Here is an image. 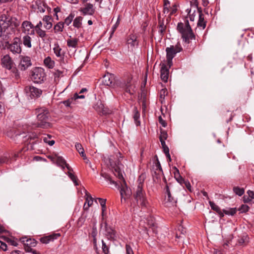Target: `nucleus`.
Returning <instances> with one entry per match:
<instances>
[{
	"instance_id": "nucleus-41",
	"label": "nucleus",
	"mask_w": 254,
	"mask_h": 254,
	"mask_svg": "<svg viewBox=\"0 0 254 254\" xmlns=\"http://www.w3.org/2000/svg\"><path fill=\"white\" fill-rule=\"evenodd\" d=\"M133 119L134 120V121L135 122L136 125L138 126L140 122L138 121V119L139 118L140 114L138 111L137 110L136 108H134L133 110Z\"/></svg>"
},
{
	"instance_id": "nucleus-42",
	"label": "nucleus",
	"mask_w": 254,
	"mask_h": 254,
	"mask_svg": "<svg viewBox=\"0 0 254 254\" xmlns=\"http://www.w3.org/2000/svg\"><path fill=\"white\" fill-rule=\"evenodd\" d=\"M51 136L50 135H47V136L43 137V141L44 142L48 144L50 146H52L55 144V141L54 140H50Z\"/></svg>"
},
{
	"instance_id": "nucleus-24",
	"label": "nucleus",
	"mask_w": 254,
	"mask_h": 254,
	"mask_svg": "<svg viewBox=\"0 0 254 254\" xmlns=\"http://www.w3.org/2000/svg\"><path fill=\"white\" fill-rule=\"evenodd\" d=\"M161 78L165 82L168 81L169 76V69L165 64L162 65L161 70Z\"/></svg>"
},
{
	"instance_id": "nucleus-15",
	"label": "nucleus",
	"mask_w": 254,
	"mask_h": 254,
	"mask_svg": "<svg viewBox=\"0 0 254 254\" xmlns=\"http://www.w3.org/2000/svg\"><path fill=\"white\" fill-rule=\"evenodd\" d=\"M32 64L30 57L27 56H22L21 57L19 68L21 70H26L28 67Z\"/></svg>"
},
{
	"instance_id": "nucleus-45",
	"label": "nucleus",
	"mask_w": 254,
	"mask_h": 254,
	"mask_svg": "<svg viewBox=\"0 0 254 254\" xmlns=\"http://www.w3.org/2000/svg\"><path fill=\"white\" fill-rule=\"evenodd\" d=\"M168 137V134L167 132L164 130L161 129L160 130V134L159 136V139L160 141H165V140L167 139Z\"/></svg>"
},
{
	"instance_id": "nucleus-51",
	"label": "nucleus",
	"mask_w": 254,
	"mask_h": 254,
	"mask_svg": "<svg viewBox=\"0 0 254 254\" xmlns=\"http://www.w3.org/2000/svg\"><path fill=\"white\" fill-rule=\"evenodd\" d=\"M144 175L143 174H141L140 176H139L137 182L138 183V185L137 187H140L141 185V188L143 187V183L144 179Z\"/></svg>"
},
{
	"instance_id": "nucleus-56",
	"label": "nucleus",
	"mask_w": 254,
	"mask_h": 254,
	"mask_svg": "<svg viewBox=\"0 0 254 254\" xmlns=\"http://www.w3.org/2000/svg\"><path fill=\"white\" fill-rule=\"evenodd\" d=\"M9 160L7 156H4L0 158V165L3 163H8Z\"/></svg>"
},
{
	"instance_id": "nucleus-33",
	"label": "nucleus",
	"mask_w": 254,
	"mask_h": 254,
	"mask_svg": "<svg viewBox=\"0 0 254 254\" xmlns=\"http://www.w3.org/2000/svg\"><path fill=\"white\" fill-rule=\"evenodd\" d=\"M85 202L88 205H89L90 206H91L93 205L94 199L92 197L90 194L88 193L86 190H85Z\"/></svg>"
},
{
	"instance_id": "nucleus-43",
	"label": "nucleus",
	"mask_w": 254,
	"mask_h": 254,
	"mask_svg": "<svg viewBox=\"0 0 254 254\" xmlns=\"http://www.w3.org/2000/svg\"><path fill=\"white\" fill-rule=\"evenodd\" d=\"M101 175L106 180L110 182V184H114L115 186L117 185V183L114 181H113L111 178V177L107 174L105 173H101Z\"/></svg>"
},
{
	"instance_id": "nucleus-11",
	"label": "nucleus",
	"mask_w": 254,
	"mask_h": 254,
	"mask_svg": "<svg viewBox=\"0 0 254 254\" xmlns=\"http://www.w3.org/2000/svg\"><path fill=\"white\" fill-rule=\"evenodd\" d=\"M134 197L137 202L139 203L140 205L146 206L147 201L145 196V192L143 191L142 188H141V185L140 187H137Z\"/></svg>"
},
{
	"instance_id": "nucleus-18",
	"label": "nucleus",
	"mask_w": 254,
	"mask_h": 254,
	"mask_svg": "<svg viewBox=\"0 0 254 254\" xmlns=\"http://www.w3.org/2000/svg\"><path fill=\"white\" fill-rule=\"evenodd\" d=\"M158 20L159 32L161 35H163L166 29L167 22H166V24L165 23L164 18H161L160 13L158 14Z\"/></svg>"
},
{
	"instance_id": "nucleus-50",
	"label": "nucleus",
	"mask_w": 254,
	"mask_h": 254,
	"mask_svg": "<svg viewBox=\"0 0 254 254\" xmlns=\"http://www.w3.org/2000/svg\"><path fill=\"white\" fill-rule=\"evenodd\" d=\"M119 23H120V19H119V18H118L116 23L112 27L111 32V36H112V35L114 34V33L116 31L117 28L118 27V26L119 25Z\"/></svg>"
},
{
	"instance_id": "nucleus-12",
	"label": "nucleus",
	"mask_w": 254,
	"mask_h": 254,
	"mask_svg": "<svg viewBox=\"0 0 254 254\" xmlns=\"http://www.w3.org/2000/svg\"><path fill=\"white\" fill-rule=\"evenodd\" d=\"M111 224L112 223H101V228H104L105 234L110 239H114L116 237V232Z\"/></svg>"
},
{
	"instance_id": "nucleus-47",
	"label": "nucleus",
	"mask_w": 254,
	"mask_h": 254,
	"mask_svg": "<svg viewBox=\"0 0 254 254\" xmlns=\"http://www.w3.org/2000/svg\"><path fill=\"white\" fill-rule=\"evenodd\" d=\"M75 147L77 151L80 154H83L84 152V149L80 143H77L75 144Z\"/></svg>"
},
{
	"instance_id": "nucleus-6",
	"label": "nucleus",
	"mask_w": 254,
	"mask_h": 254,
	"mask_svg": "<svg viewBox=\"0 0 254 254\" xmlns=\"http://www.w3.org/2000/svg\"><path fill=\"white\" fill-rule=\"evenodd\" d=\"M183 50L181 44L178 43L175 46H171L166 49V59L169 65L172 63V60L175 57L177 53L180 52Z\"/></svg>"
},
{
	"instance_id": "nucleus-39",
	"label": "nucleus",
	"mask_w": 254,
	"mask_h": 254,
	"mask_svg": "<svg viewBox=\"0 0 254 254\" xmlns=\"http://www.w3.org/2000/svg\"><path fill=\"white\" fill-rule=\"evenodd\" d=\"M74 17V14L72 13H71L67 17H66V18L64 19V22L63 23L64 24H65L66 26H68L73 21Z\"/></svg>"
},
{
	"instance_id": "nucleus-31",
	"label": "nucleus",
	"mask_w": 254,
	"mask_h": 254,
	"mask_svg": "<svg viewBox=\"0 0 254 254\" xmlns=\"http://www.w3.org/2000/svg\"><path fill=\"white\" fill-rule=\"evenodd\" d=\"M31 38L28 35L24 36L22 38V42L24 46L28 48L32 47Z\"/></svg>"
},
{
	"instance_id": "nucleus-7",
	"label": "nucleus",
	"mask_w": 254,
	"mask_h": 254,
	"mask_svg": "<svg viewBox=\"0 0 254 254\" xmlns=\"http://www.w3.org/2000/svg\"><path fill=\"white\" fill-rule=\"evenodd\" d=\"M171 186V184H169V185L167 184L165 188V196L163 201V203L165 206L168 207L176 206L177 202V198L175 196H172L170 190Z\"/></svg>"
},
{
	"instance_id": "nucleus-49",
	"label": "nucleus",
	"mask_w": 254,
	"mask_h": 254,
	"mask_svg": "<svg viewBox=\"0 0 254 254\" xmlns=\"http://www.w3.org/2000/svg\"><path fill=\"white\" fill-rule=\"evenodd\" d=\"M102 251H103V253L105 254H108V253L109 252L108 247L106 245V243L104 242V241L103 240H102Z\"/></svg>"
},
{
	"instance_id": "nucleus-36",
	"label": "nucleus",
	"mask_w": 254,
	"mask_h": 254,
	"mask_svg": "<svg viewBox=\"0 0 254 254\" xmlns=\"http://www.w3.org/2000/svg\"><path fill=\"white\" fill-rule=\"evenodd\" d=\"M209 204L210 206H211V209L216 211L218 213H219L220 216H223L220 207L218 205H217L215 203L212 201H209Z\"/></svg>"
},
{
	"instance_id": "nucleus-26",
	"label": "nucleus",
	"mask_w": 254,
	"mask_h": 254,
	"mask_svg": "<svg viewBox=\"0 0 254 254\" xmlns=\"http://www.w3.org/2000/svg\"><path fill=\"white\" fill-rule=\"evenodd\" d=\"M186 228H185L182 223L178 225L176 232V236L177 238H179L182 237V235L185 236L186 234Z\"/></svg>"
},
{
	"instance_id": "nucleus-13",
	"label": "nucleus",
	"mask_w": 254,
	"mask_h": 254,
	"mask_svg": "<svg viewBox=\"0 0 254 254\" xmlns=\"http://www.w3.org/2000/svg\"><path fill=\"white\" fill-rule=\"evenodd\" d=\"M60 236L61 235L59 233H53L49 235H44L39 238V241L42 244H47L58 239Z\"/></svg>"
},
{
	"instance_id": "nucleus-16",
	"label": "nucleus",
	"mask_w": 254,
	"mask_h": 254,
	"mask_svg": "<svg viewBox=\"0 0 254 254\" xmlns=\"http://www.w3.org/2000/svg\"><path fill=\"white\" fill-rule=\"evenodd\" d=\"M80 11L84 15H92L95 12V9L92 4L88 3L84 6L81 8Z\"/></svg>"
},
{
	"instance_id": "nucleus-34",
	"label": "nucleus",
	"mask_w": 254,
	"mask_h": 254,
	"mask_svg": "<svg viewBox=\"0 0 254 254\" xmlns=\"http://www.w3.org/2000/svg\"><path fill=\"white\" fill-rule=\"evenodd\" d=\"M44 63L49 68H53L55 65V62L50 57H47L44 60Z\"/></svg>"
},
{
	"instance_id": "nucleus-30",
	"label": "nucleus",
	"mask_w": 254,
	"mask_h": 254,
	"mask_svg": "<svg viewBox=\"0 0 254 254\" xmlns=\"http://www.w3.org/2000/svg\"><path fill=\"white\" fill-rule=\"evenodd\" d=\"M94 109L98 113L105 114L106 113L104 110V105L101 101H98L93 106Z\"/></svg>"
},
{
	"instance_id": "nucleus-38",
	"label": "nucleus",
	"mask_w": 254,
	"mask_h": 254,
	"mask_svg": "<svg viewBox=\"0 0 254 254\" xmlns=\"http://www.w3.org/2000/svg\"><path fill=\"white\" fill-rule=\"evenodd\" d=\"M113 79L111 75H105L104 77L103 82L105 85L107 86H111L113 83Z\"/></svg>"
},
{
	"instance_id": "nucleus-60",
	"label": "nucleus",
	"mask_w": 254,
	"mask_h": 254,
	"mask_svg": "<svg viewBox=\"0 0 254 254\" xmlns=\"http://www.w3.org/2000/svg\"><path fill=\"white\" fill-rule=\"evenodd\" d=\"M177 10V6L176 5H174L173 7H171L170 14L172 15L175 14Z\"/></svg>"
},
{
	"instance_id": "nucleus-17",
	"label": "nucleus",
	"mask_w": 254,
	"mask_h": 254,
	"mask_svg": "<svg viewBox=\"0 0 254 254\" xmlns=\"http://www.w3.org/2000/svg\"><path fill=\"white\" fill-rule=\"evenodd\" d=\"M97 200H98L99 203L102 207V221H105L106 222L108 220L106 219V199L101 198H97L95 201L97 203Z\"/></svg>"
},
{
	"instance_id": "nucleus-5",
	"label": "nucleus",
	"mask_w": 254,
	"mask_h": 254,
	"mask_svg": "<svg viewBox=\"0 0 254 254\" xmlns=\"http://www.w3.org/2000/svg\"><path fill=\"white\" fill-rule=\"evenodd\" d=\"M30 78L36 83H42L46 79L44 69L40 67L33 68L30 72Z\"/></svg>"
},
{
	"instance_id": "nucleus-14",
	"label": "nucleus",
	"mask_w": 254,
	"mask_h": 254,
	"mask_svg": "<svg viewBox=\"0 0 254 254\" xmlns=\"http://www.w3.org/2000/svg\"><path fill=\"white\" fill-rule=\"evenodd\" d=\"M249 243V237L247 234L244 233L238 236L237 242L235 243L236 246H246Z\"/></svg>"
},
{
	"instance_id": "nucleus-46",
	"label": "nucleus",
	"mask_w": 254,
	"mask_h": 254,
	"mask_svg": "<svg viewBox=\"0 0 254 254\" xmlns=\"http://www.w3.org/2000/svg\"><path fill=\"white\" fill-rule=\"evenodd\" d=\"M67 175L69 178L72 181L75 186H78V184L77 182L78 179L76 176H75L71 172H67Z\"/></svg>"
},
{
	"instance_id": "nucleus-29",
	"label": "nucleus",
	"mask_w": 254,
	"mask_h": 254,
	"mask_svg": "<svg viewBox=\"0 0 254 254\" xmlns=\"http://www.w3.org/2000/svg\"><path fill=\"white\" fill-rule=\"evenodd\" d=\"M53 50L55 54L57 57L60 58L61 59H64V53L62 52V49L58 44H55Z\"/></svg>"
},
{
	"instance_id": "nucleus-2",
	"label": "nucleus",
	"mask_w": 254,
	"mask_h": 254,
	"mask_svg": "<svg viewBox=\"0 0 254 254\" xmlns=\"http://www.w3.org/2000/svg\"><path fill=\"white\" fill-rule=\"evenodd\" d=\"M177 30L181 34L182 38L186 42H189L190 40L194 38V35L188 20L186 21L185 24L182 22L178 23Z\"/></svg>"
},
{
	"instance_id": "nucleus-25",
	"label": "nucleus",
	"mask_w": 254,
	"mask_h": 254,
	"mask_svg": "<svg viewBox=\"0 0 254 254\" xmlns=\"http://www.w3.org/2000/svg\"><path fill=\"white\" fill-rule=\"evenodd\" d=\"M137 37L135 35L130 34L128 36L127 40V44L130 45L131 47H134L138 45L137 41Z\"/></svg>"
},
{
	"instance_id": "nucleus-20",
	"label": "nucleus",
	"mask_w": 254,
	"mask_h": 254,
	"mask_svg": "<svg viewBox=\"0 0 254 254\" xmlns=\"http://www.w3.org/2000/svg\"><path fill=\"white\" fill-rule=\"evenodd\" d=\"M233 236L229 235L227 238L224 239V242L223 244V247L225 249H228L230 247H233L236 246L235 242L233 241Z\"/></svg>"
},
{
	"instance_id": "nucleus-44",
	"label": "nucleus",
	"mask_w": 254,
	"mask_h": 254,
	"mask_svg": "<svg viewBox=\"0 0 254 254\" xmlns=\"http://www.w3.org/2000/svg\"><path fill=\"white\" fill-rule=\"evenodd\" d=\"M233 191L234 192L239 196L242 195L245 191L243 188H240L238 187H235L233 188Z\"/></svg>"
},
{
	"instance_id": "nucleus-54",
	"label": "nucleus",
	"mask_w": 254,
	"mask_h": 254,
	"mask_svg": "<svg viewBox=\"0 0 254 254\" xmlns=\"http://www.w3.org/2000/svg\"><path fill=\"white\" fill-rule=\"evenodd\" d=\"M167 94V90L166 89H162L160 91V97L161 99H164L165 96Z\"/></svg>"
},
{
	"instance_id": "nucleus-52",
	"label": "nucleus",
	"mask_w": 254,
	"mask_h": 254,
	"mask_svg": "<svg viewBox=\"0 0 254 254\" xmlns=\"http://www.w3.org/2000/svg\"><path fill=\"white\" fill-rule=\"evenodd\" d=\"M190 192H191V188L190 183L188 181H184L183 183V185Z\"/></svg>"
},
{
	"instance_id": "nucleus-55",
	"label": "nucleus",
	"mask_w": 254,
	"mask_h": 254,
	"mask_svg": "<svg viewBox=\"0 0 254 254\" xmlns=\"http://www.w3.org/2000/svg\"><path fill=\"white\" fill-rule=\"evenodd\" d=\"M126 254H134L132 250V248L129 245H127V244L126 245Z\"/></svg>"
},
{
	"instance_id": "nucleus-23",
	"label": "nucleus",
	"mask_w": 254,
	"mask_h": 254,
	"mask_svg": "<svg viewBox=\"0 0 254 254\" xmlns=\"http://www.w3.org/2000/svg\"><path fill=\"white\" fill-rule=\"evenodd\" d=\"M42 20L44 22V28L47 30H50L53 26L52 17L49 15H45Z\"/></svg>"
},
{
	"instance_id": "nucleus-4",
	"label": "nucleus",
	"mask_w": 254,
	"mask_h": 254,
	"mask_svg": "<svg viewBox=\"0 0 254 254\" xmlns=\"http://www.w3.org/2000/svg\"><path fill=\"white\" fill-rule=\"evenodd\" d=\"M19 24V21L15 18L5 14L2 15L0 17V26L5 30L9 28L14 31L15 28L18 26Z\"/></svg>"
},
{
	"instance_id": "nucleus-62",
	"label": "nucleus",
	"mask_w": 254,
	"mask_h": 254,
	"mask_svg": "<svg viewBox=\"0 0 254 254\" xmlns=\"http://www.w3.org/2000/svg\"><path fill=\"white\" fill-rule=\"evenodd\" d=\"M43 23L42 21H39L37 24L35 26V31L37 29H42L41 27L42 26Z\"/></svg>"
},
{
	"instance_id": "nucleus-32",
	"label": "nucleus",
	"mask_w": 254,
	"mask_h": 254,
	"mask_svg": "<svg viewBox=\"0 0 254 254\" xmlns=\"http://www.w3.org/2000/svg\"><path fill=\"white\" fill-rule=\"evenodd\" d=\"M36 34L38 36L40 37L43 41H45L48 39V35L46 34L45 30L43 29H37L36 30Z\"/></svg>"
},
{
	"instance_id": "nucleus-40",
	"label": "nucleus",
	"mask_w": 254,
	"mask_h": 254,
	"mask_svg": "<svg viewBox=\"0 0 254 254\" xmlns=\"http://www.w3.org/2000/svg\"><path fill=\"white\" fill-rule=\"evenodd\" d=\"M237 209L236 208H230L227 209H223V213L226 215H234L237 212Z\"/></svg>"
},
{
	"instance_id": "nucleus-64",
	"label": "nucleus",
	"mask_w": 254,
	"mask_h": 254,
	"mask_svg": "<svg viewBox=\"0 0 254 254\" xmlns=\"http://www.w3.org/2000/svg\"><path fill=\"white\" fill-rule=\"evenodd\" d=\"M247 193L251 199H254V192L253 191L249 190Z\"/></svg>"
},
{
	"instance_id": "nucleus-59",
	"label": "nucleus",
	"mask_w": 254,
	"mask_h": 254,
	"mask_svg": "<svg viewBox=\"0 0 254 254\" xmlns=\"http://www.w3.org/2000/svg\"><path fill=\"white\" fill-rule=\"evenodd\" d=\"M175 178L179 183H180L181 185H183V183L185 180L181 176H180V177H175Z\"/></svg>"
},
{
	"instance_id": "nucleus-63",
	"label": "nucleus",
	"mask_w": 254,
	"mask_h": 254,
	"mask_svg": "<svg viewBox=\"0 0 254 254\" xmlns=\"http://www.w3.org/2000/svg\"><path fill=\"white\" fill-rule=\"evenodd\" d=\"M243 200L245 203H248L251 201V199L250 198L249 196H248L244 195L243 196Z\"/></svg>"
},
{
	"instance_id": "nucleus-10",
	"label": "nucleus",
	"mask_w": 254,
	"mask_h": 254,
	"mask_svg": "<svg viewBox=\"0 0 254 254\" xmlns=\"http://www.w3.org/2000/svg\"><path fill=\"white\" fill-rule=\"evenodd\" d=\"M25 90L31 99L39 98L42 94V90L33 86H26Z\"/></svg>"
},
{
	"instance_id": "nucleus-53",
	"label": "nucleus",
	"mask_w": 254,
	"mask_h": 254,
	"mask_svg": "<svg viewBox=\"0 0 254 254\" xmlns=\"http://www.w3.org/2000/svg\"><path fill=\"white\" fill-rule=\"evenodd\" d=\"M53 73L55 78H59L60 77L63 76V71L59 70H55Z\"/></svg>"
},
{
	"instance_id": "nucleus-9",
	"label": "nucleus",
	"mask_w": 254,
	"mask_h": 254,
	"mask_svg": "<svg viewBox=\"0 0 254 254\" xmlns=\"http://www.w3.org/2000/svg\"><path fill=\"white\" fill-rule=\"evenodd\" d=\"M21 40L19 38L15 37L11 44H8L7 49L13 54H19L21 52Z\"/></svg>"
},
{
	"instance_id": "nucleus-8",
	"label": "nucleus",
	"mask_w": 254,
	"mask_h": 254,
	"mask_svg": "<svg viewBox=\"0 0 254 254\" xmlns=\"http://www.w3.org/2000/svg\"><path fill=\"white\" fill-rule=\"evenodd\" d=\"M21 242L24 245V249L27 252H30L33 254H40V253L34 250L32 247H34L37 245V241L34 239L28 238L26 237H22L20 239Z\"/></svg>"
},
{
	"instance_id": "nucleus-61",
	"label": "nucleus",
	"mask_w": 254,
	"mask_h": 254,
	"mask_svg": "<svg viewBox=\"0 0 254 254\" xmlns=\"http://www.w3.org/2000/svg\"><path fill=\"white\" fill-rule=\"evenodd\" d=\"M84 96L83 95H79L77 93H75L73 95V98L75 100L77 99H83L84 98Z\"/></svg>"
},
{
	"instance_id": "nucleus-58",
	"label": "nucleus",
	"mask_w": 254,
	"mask_h": 254,
	"mask_svg": "<svg viewBox=\"0 0 254 254\" xmlns=\"http://www.w3.org/2000/svg\"><path fill=\"white\" fill-rule=\"evenodd\" d=\"M0 248L4 251H6L7 250L6 244L5 243L0 241Z\"/></svg>"
},
{
	"instance_id": "nucleus-3",
	"label": "nucleus",
	"mask_w": 254,
	"mask_h": 254,
	"mask_svg": "<svg viewBox=\"0 0 254 254\" xmlns=\"http://www.w3.org/2000/svg\"><path fill=\"white\" fill-rule=\"evenodd\" d=\"M37 127L43 128H47L50 127V124L48 122L49 111L45 108H40L37 109Z\"/></svg>"
},
{
	"instance_id": "nucleus-27",
	"label": "nucleus",
	"mask_w": 254,
	"mask_h": 254,
	"mask_svg": "<svg viewBox=\"0 0 254 254\" xmlns=\"http://www.w3.org/2000/svg\"><path fill=\"white\" fill-rule=\"evenodd\" d=\"M33 27V25L28 21H24L22 22L21 28L22 32L24 33H28L31 29Z\"/></svg>"
},
{
	"instance_id": "nucleus-19",
	"label": "nucleus",
	"mask_w": 254,
	"mask_h": 254,
	"mask_svg": "<svg viewBox=\"0 0 254 254\" xmlns=\"http://www.w3.org/2000/svg\"><path fill=\"white\" fill-rule=\"evenodd\" d=\"M1 65L3 67L8 69L12 67V62L9 55H6L1 59Z\"/></svg>"
},
{
	"instance_id": "nucleus-21",
	"label": "nucleus",
	"mask_w": 254,
	"mask_h": 254,
	"mask_svg": "<svg viewBox=\"0 0 254 254\" xmlns=\"http://www.w3.org/2000/svg\"><path fill=\"white\" fill-rule=\"evenodd\" d=\"M48 158H50L54 163H56V164L59 166H63V165H65L66 164L65 160L62 157L57 155H56L54 156H49Z\"/></svg>"
},
{
	"instance_id": "nucleus-35",
	"label": "nucleus",
	"mask_w": 254,
	"mask_h": 254,
	"mask_svg": "<svg viewBox=\"0 0 254 254\" xmlns=\"http://www.w3.org/2000/svg\"><path fill=\"white\" fill-rule=\"evenodd\" d=\"M82 17L81 16L76 17L74 20H73V25L74 27L79 28L81 27L82 25Z\"/></svg>"
},
{
	"instance_id": "nucleus-57",
	"label": "nucleus",
	"mask_w": 254,
	"mask_h": 254,
	"mask_svg": "<svg viewBox=\"0 0 254 254\" xmlns=\"http://www.w3.org/2000/svg\"><path fill=\"white\" fill-rule=\"evenodd\" d=\"M159 123L163 127H166L167 126V123L165 120H164L161 116H159L158 118Z\"/></svg>"
},
{
	"instance_id": "nucleus-1",
	"label": "nucleus",
	"mask_w": 254,
	"mask_h": 254,
	"mask_svg": "<svg viewBox=\"0 0 254 254\" xmlns=\"http://www.w3.org/2000/svg\"><path fill=\"white\" fill-rule=\"evenodd\" d=\"M124 166L121 163V160L119 159L118 164L114 167V173L119 179L122 180L123 183L121 184L122 188L120 190V194L121 199L126 200L130 195V191L127 187V184L123 175V171Z\"/></svg>"
},
{
	"instance_id": "nucleus-37",
	"label": "nucleus",
	"mask_w": 254,
	"mask_h": 254,
	"mask_svg": "<svg viewBox=\"0 0 254 254\" xmlns=\"http://www.w3.org/2000/svg\"><path fill=\"white\" fill-rule=\"evenodd\" d=\"M64 25V24L62 22H58L54 26V32L55 33L58 32H62L63 31Z\"/></svg>"
},
{
	"instance_id": "nucleus-28",
	"label": "nucleus",
	"mask_w": 254,
	"mask_h": 254,
	"mask_svg": "<svg viewBox=\"0 0 254 254\" xmlns=\"http://www.w3.org/2000/svg\"><path fill=\"white\" fill-rule=\"evenodd\" d=\"M79 39L76 38H71L67 40V46L68 47L76 48L77 47Z\"/></svg>"
},
{
	"instance_id": "nucleus-48",
	"label": "nucleus",
	"mask_w": 254,
	"mask_h": 254,
	"mask_svg": "<svg viewBox=\"0 0 254 254\" xmlns=\"http://www.w3.org/2000/svg\"><path fill=\"white\" fill-rule=\"evenodd\" d=\"M249 207L246 204H242L238 209L241 213L246 212L249 210Z\"/></svg>"
},
{
	"instance_id": "nucleus-22",
	"label": "nucleus",
	"mask_w": 254,
	"mask_h": 254,
	"mask_svg": "<svg viewBox=\"0 0 254 254\" xmlns=\"http://www.w3.org/2000/svg\"><path fill=\"white\" fill-rule=\"evenodd\" d=\"M197 10L199 13V19L197 22V26L202 27L204 29L206 27V21L204 20V15L202 12L200 7H197Z\"/></svg>"
}]
</instances>
